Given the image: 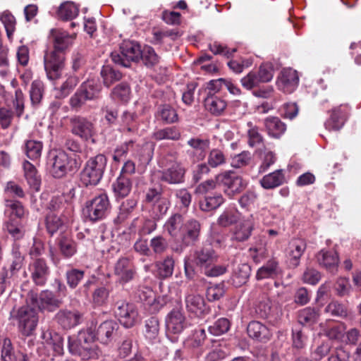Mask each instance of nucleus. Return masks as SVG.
<instances>
[{"instance_id":"09e8293b","label":"nucleus","mask_w":361,"mask_h":361,"mask_svg":"<svg viewBox=\"0 0 361 361\" xmlns=\"http://www.w3.org/2000/svg\"><path fill=\"white\" fill-rule=\"evenodd\" d=\"M280 273L279 263L274 259L269 260L266 264L259 268L257 272V279L262 280L273 278Z\"/></svg>"},{"instance_id":"338daca9","label":"nucleus","mask_w":361,"mask_h":361,"mask_svg":"<svg viewBox=\"0 0 361 361\" xmlns=\"http://www.w3.org/2000/svg\"><path fill=\"white\" fill-rule=\"evenodd\" d=\"M113 99L128 102L130 96V88L128 84L121 82L116 85L111 92Z\"/></svg>"},{"instance_id":"c756f323","label":"nucleus","mask_w":361,"mask_h":361,"mask_svg":"<svg viewBox=\"0 0 361 361\" xmlns=\"http://www.w3.org/2000/svg\"><path fill=\"white\" fill-rule=\"evenodd\" d=\"M41 338L45 347L52 350L56 355H61L63 353V338L58 333L49 329L43 330Z\"/></svg>"},{"instance_id":"864d4df0","label":"nucleus","mask_w":361,"mask_h":361,"mask_svg":"<svg viewBox=\"0 0 361 361\" xmlns=\"http://www.w3.org/2000/svg\"><path fill=\"white\" fill-rule=\"evenodd\" d=\"M175 262L172 256H166L163 260L156 262L157 273L161 279H166L172 276Z\"/></svg>"},{"instance_id":"2f4dec72","label":"nucleus","mask_w":361,"mask_h":361,"mask_svg":"<svg viewBox=\"0 0 361 361\" xmlns=\"http://www.w3.org/2000/svg\"><path fill=\"white\" fill-rule=\"evenodd\" d=\"M187 143L191 147V150H189L188 152L192 156L195 161H200L204 159L209 148L210 142L208 139L192 137Z\"/></svg>"},{"instance_id":"39448f33","label":"nucleus","mask_w":361,"mask_h":361,"mask_svg":"<svg viewBox=\"0 0 361 361\" xmlns=\"http://www.w3.org/2000/svg\"><path fill=\"white\" fill-rule=\"evenodd\" d=\"M135 150L140 151L139 154L135 155V157H137L140 164L146 166L149 164L153 157L154 149L152 146L146 144L140 147L131 140L116 146L114 150L112 159L114 161L120 163L126 159L128 152Z\"/></svg>"},{"instance_id":"393cba45","label":"nucleus","mask_w":361,"mask_h":361,"mask_svg":"<svg viewBox=\"0 0 361 361\" xmlns=\"http://www.w3.org/2000/svg\"><path fill=\"white\" fill-rule=\"evenodd\" d=\"M135 273V268L127 257L120 258L115 264L114 274L121 283H126L131 281Z\"/></svg>"},{"instance_id":"de8ad7c7","label":"nucleus","mask_w":361,"mask_h":361,"mask_svg":"<svg viewBox=\"0 0 361 361\" xmlns=\"http://www.w3.org/2000/svg\"><path fill=\"white\" fill-rule=\"evenodd\" d=\"M79 13V7L72 1H66L61 4L58 9V17L62 20L68 21L74 19Z\"/></svg>"},{"instance_id":"052dcab7","label":"nucleus","mask_w":361,"mask_h":361,"mask_svg":"<svg viewBox=\"0 0 361 361\" xmlns=\"http://www.w3.org/2000/svg\"><path fill=\"white\" fill-rule=\"evenodd\" d=\"M101 75L103 78L104 84L106 87H109L114 82L120 80L122 78V74L120 71H116L109 66L102 68Z\"/></svg>"},{"instance_id":"bf43d9fd","label":"nucleus","mask_w":361,"mask_h":361,"mask_svg":"<svg viewBox=\"0 0 361 361\" xmlns=\"http://www.w3.org/2000/svg\"><path fill=\"white\" fill-rule=\"evenodd\" d=\"M145 338L151 341L158 338L159 332V322L155 317H152L145 322Z\"/></svg>"},{"instance_id":"f3484780","label":"nucleus","mask_w":361,"mask_h":361,"mask_svg":"<svg viewBox=\"0 0 361 361\" xmlns=\"http://www.w3.org/2000/svg\"><path fill=\"white\" fill-rule=\"evenodd\" d=\"M157 228L156 220L152 218L140 216L135 218L128 227L127 232L135 236L137 234L140 237L152 233Z\"/></svg>"},{"instance_id":"37998d69","label":"nucleus","mask_w":361,"mask_h":361,"mask_svg":"<svg viewBox=\"0 0 361 361\" xmlns=\"http://www.w3.org/2000/svg\"><path fill=\"white\" fill-rule=\"evenodd\" d=\"M224 202L223 196L219 193L213 195H205L199 201V206L203 212H211L220 207Z\"/></svg>"},{"instance_id":"c9c22d12","label":"nucleus","mask_w":361,"mask_h":361,"mask_svg":"<svg viewBox=\"0 0 361 361\" xmlns=\"http://www.w3.org/2000/svg\"><path fill=\"white\" fill-rule=\"evenodd\" d=\"M24 176L30 185V188L34 191H39L41 185V178L37 173L35 166L28 161H24L23 164Z\"/></svg>"},{"instance_id":"dca6fc26","label":"nucleus","mask_w":361,"mask_h":361,"mask_svg":"<svg viewBox=\"0 0 361 361\" xmlns=\"http://www.w3.org/2000/svg\"><path fill=\"white\" fill-rule=\"evenodd\" d=\"M307 249V243L302 238L291 240L286 250V264L290 269L297 268L300 264V259Z\"/></svg>"},{"instance_id":"4468645a","label":"nucleus","mask_w":361,"mask_h":361,"mask_svg":"<svg viewBox=\"0 0 361 361\" xmlns=\"http://www.w3.org/2000/svg\"><path fill=\"white\" fill-rule=\"evenodd\" d=\"M18 322V328L25 336H29L35 330L37 324L36 308L26 302L20 307L15 316Z\"/></svg>"},{"instance_id":"a878e982","label":"nucleus","mask_w":361,"mask_h":361,"mask_svg":"<svg viewBox=\"0 0 361 361\" xmlns=\"http://www.w3.org/2000/svg\"><path fill=\"white\" fill-rule=\"evenodd\" d=\"M319 265L331 273H336L338 270L339 257L334 250H322L316 255Z\"/></svg>"},{"instance_id":"cd10ccee","label":"nucleus","mask_w":361,"mask_h":361,"mask_svg":"<svg viewBox=\"0 0 361 361\" xmlns=\"http://www.w3.org/2000/svg\"><path fill=\"white\" fill-rule=\"evenodd\" d=\"M51 37L53 38L54 49L63 53L72 44L75 37V34L60 29H51Z\"/></svg>"},{"instance_id":"412c9836","label":"nucleus","mask_w":361,"mask_h":361,"mask_svg":"<svg viewBox=\"0 0 361 361\" xmlns=\"http://www.w3.org/2000/svg\"><path fill=\"white\" fill-rule=\"evenodd\" d=\"M25 255L23 253L18 244L12 245L10 257L7 260L6 268L11 276H16L20 270L25 266Z\"/></svg>"},{"instance_id":"a211bd4d","label":"nucleus","mask_w":361,"mask_h":361,"mask_svg":"<svg viewBox=\"0 0 361 361\" xmlns=\"http://www.w3.org/2000/svg\"><path fill=\"white\" fill-rule=\"evenodd\" d=\"M28 271L34 283L39 286L45 285L50 274L49 267L46 261L42 258L36 259L30 262Z\"/></svg>"},{"instance_id":"5fc2aeb1","label":"nucleus","mask_w":361,"mask_h":361,"mask_svg":"<svg viewBox=\"0 0 361 361\" xmlns=\"http://www.w3.org/2000/svg\"><path fill=\"white\" fill-rule=\"evenodd\" d=\"M324 312L334 317L345 319L348 316V307L343 303L337 300H333L325 307Z\"/></svg>"},{"instance_id":"3c124183","label":"nucleus","mask_w":361,"mask_h":361,"mask_svg":"<svg viewBox=\"0 0 361 361\" xmlns=\"http://www.w3.org/2000/svg\"><path fill=\"white\" fill-rule=\"evenodd\" d=\"M152 137L157 141L162 140L176 141L180 138V132L176 127H166L154 131Z\"/></svg>"},{"instance_id":"f257e3e1","label":"nucleus","mask_w":361,"mask_h":361,"mask_svg":"<svg viewBox=\"0 0 361 361\" xmlns=\"http://www.w3.org/2000/svg\"><path fill=\"white\" fill-rule=\"evenodd\" d=\"M96 336L91 329L81 330L76 337L68 338L69 351L83 360H97L102 352L95 341Z\"/></svg>"},{"instance_id":"680f3d73","label":"nucleus","mask_w":361,"mask_h":361,"mask_svg":"<svg viewBox=\"0 0 361 361\" xmlns=\"http://www.w3.org/2000/svg\"><path fill=\"white\" fill-rule=\"evenodd\" d=\"M137 204V201L133 198L128 199L124 201L120 207L117 221L121 223L126 220L136 207Z\"/></svg>"},{"instance_id":"4be33fe9","label":"nucleus","mask_w":361,"mask_h":361,"mask_svg":"<svg viewBox=\"0 0 361 361\" xmlns=\"http://www.w3.org/2000/svg\"><path fill=\"white\" fill-rule=\"evenodd\" d=\"M299 82L297 71L291 68L283 69L277 80V86L285 93H291L298 87Z\"/></svg>"},{"instance_id":"423d86ee","label":"nucleus","mask_w":361,"mask_h":361,"mask_svg":"<svg viewBox=\"0 0 361 361\" xmlns=\"http://www.w3.org/2000/svg\"><path fill=\"white\" fill-rule=\"evenodd\" d=\"M48 164L50 173L56 178H63L68 172L78 169L75 159L71 157L63 150H58L51 153Z\"/></svg>"},{"instance_id":"bb28decb","label":"nucleus","mask_w":361,"mask_h":361,"mask_svg":"<svg viewBox=\"0 0 361 361\" xmlns=\"http://www.w3.org/2000/svg\"><path fill=\"white\" fill-rule=\"evenodd\" d=\"M185 307L188 312L201 317L207 312L205 301L200 295L189 293L185 298Z\"/></svg>"},{"instance_id":"7ed1b4c3","label":"nucleus","mask_w":361,"mask_h":361,"mask_svg":"<svg viewBox=\"0 0 361 361\" xmlns=\"http://www.w3.org/2000/svg\"><path fill=\"white\" fill-rule=\"evenodd\" d=\"M111 211V203L106 193H101L85 202L82 216L86 221L97 222L104 219Z\"/></svg>"},{"instance_id":"e433bc0d","label":"nucleus","mask_w":361,"mask_h":361,"mask_svg":"<svg viewBox=\"0 0 361 361\" xmlns=\"http://www.w3.org/2000/svg\"><path fill=\"white\" fill-rule=\"evenodd\" d=\"M206 109L213 115H221L227 106L226 101L216 94H207L204 99Z\"/></svg>"},{"instance_id":"6e6d98bb","label":"nucleus","mask_w":361,"mask_h":361,"mask_svg":"<svg viewBox=\"0 0 361 361\" xmlns=\"http://www.w3.org/2000/svg\"><path fill=\"white\" fill-rule=\"evenodd\" d=\"M319 316L318 311L314 308L306 307L299 311L298 319L301 324L310 326L317 322Z\"/></svg>"},{"instance_id":"2eb2a0df","label":"nucleus","mask_w":361,"mask_h":361,"mask_svg":"<svg viewBox=\"0 0 361 361\" xmlns=\"http://www.w3.org/2000/svg\"><path fill=\"white\" fill-rule=\"evenodd\" d=\"M160 166L163 169L157 171L158 178L169 184L182 183L184 178L185 170L180 164L170 161L169 164L164 159L159 161Z\"/></svg>"},{"instance_id":"49530a36","label":"nucleus","mask_w":361,"mask_h":361,"mask_svg":"<svg viewBox=\"0 0 361 361\" xmlns=\"http://www.w3.org/2000/svg\"><path fill=\"white\" fill-rule=\"evenodd\" d=\"M0 21L4 27L8 39L12 41L17 25L15 16L9 11L6 10L0 13Z\"/></svg>"},{"instance_id":"a18cd8bd","label":"nucleus","mask_w":361,"mask_h":361,"mask_svg":"<svg viewBox=\"0 0 361 361\" xmlns=\"http://www.w3.org/2000/svg\"><path fill=\"white\" fill-rule=\"evenodd\" d=\"M250 267L247 264H240L234 269L231 280L235 286L239 287L245 284L250 277Z\"/></svg>"},{"instance_id":"8fccbe9b","label":"nucleus","mask_w":361,"mask_h":361,"mask_svg":"<svg viewBox=\"0 0 361 361\" xmlns=\"http://www.w3.org/2000/svg\"><path fill=\"white\" fill-rule=\"evenodd\" d=\"M67 216L64 214H57L48 213L46 218V226L48 232L53 235L65 224Z\"/></svg>"},{"instance_id":"20e7f679","label":"nucleus","mask_w":361,"mask_h":361,"mask_svg":"<svg viewBox=\"0 0 361 361\" xmlns=\"http://www.w3.org/2000/svg\"><path fill=\"white\" fill-rule=\"evenodd\" d=\"M217 255L212 247H204L197 250L192 255L184 259V268L186 276L192 279L195 274V266L207 269L216 261Z\"/></svg>"},{"instance_id":"473e14b6","label":"nucleus","mask_w":361,"mask_h":361,"mask_svg":"<svg viewBox=\"0 0 361 361\" xmlns=\"http://www.w3.org/2000/svg\"><path fill=\"white\" fill-rule=\"evenodd\" d=\"M200 233V224L195 219L184 223L183 233L180 237L183 243L189 245L198 239Z\"/></svg>"},{"instance_id":"9d476101","label":"nucleus","mask_w":361,"mask_h":361,"mask_svg":"<svg viewBox=\"0 0 361 361\" xmlns=\"http://www.w3.org/2000/svg\"><path fill=\"white\" fill-rule=\"evenodd\" d=\"M26 302L36 309L41 310L54 311L59 307L61 301L56 298L54 294L48 290H42L39 295L34 291H30L27 294Z\"/></svg>"},{"instance_id":"e2e57ef3","label":"nucleus","mask_w":361,"mask_h":361,"mask_svg":"<svg viewBox=\"0 0 361 361\" xmlns=\"http://www.w3.org/2000/svg\"><path fill=\"white\" fill-rule=\"evenodd\" d=\"M79 82L77 76L70 75L58 90L57 97L64 98L71 94Z\"/></svg>"},{"instance_id":"9b49d317","label":"nucleus","mask_w":361,"mask_h":361,"mask_svg":"<svg viewBox=\"0 0 361 361\" xmlns=\"http://www.w3.org/2000/svg\"><path fill=\"white\" fill-rule=\"evenodd\" d=\"M64 53L55 49L45 53L44 65L49 80H56L61 78L64 67Z\"/></svg>"},{"instance_id":"0eeeda50","label":"nucleus","mask_w":361,"mask_h":361,"mask_svg":"<svg viewBox=\"0 0 361 361\" xmlns=\"http://www.w3.org/2000/svg\"><path fill=\"white\" fill-rule=\"evenodd\" d=\"M216 180L223 187L225 194L230 197L242 192L247 185V181L242 176L232 171H226L218 174Z\"/></svg>"},{"instance_id":"603ef678","label":"nucleus","mask_w":361,"mask_h":361,"mask_svg":"<svg viewBox=\"0 0 361 361\" xmlns=\"http://www.w3.org/2000/svg\"><path fill=\"white\" fill-rule=\"evenodd\" d=\"M43 144L41 141L29 139L25 141L23 151L25 155L32 160L41 157Z\"/></svg>"},{"instance_id":"7c9ffc66","label":"nucleus","mask_w":361,"mask_h":361,"mask_svg":"<svg viewBox=\"0 0 361 361\" xmlns=\"http://www.w3.org/2000/svg\"><path fill=\"white\" fill-rule=\"evenodd\" d=\"M247 331L250 338L264 343L269 341L272 336L271 331L257 321L250 322L247 327Z\"/></svg>"},{"instance_id":"5701e85b","label":"nucleus","mask_w":361,"mask_h":361,"mask_svg":"<svg viewBox=\"0 0 361 361\" xmlns=\"http://www.w3.org/2000/svg\"><path fill=\"white\" fill-rule=\"evenodd\" d=\"M349 108L345 104H341L334 108L330 118L325 122V128L329 130H340L346 120Z\"/></svg>"},{"instance_id":"f704fd0d","label":"nucleus","mask_w":361,"mask_h":361,"mask_svg":"<svg viewBox=\"0 0 361 361\" xmlns=\"http://www.w3.org/2000/svg\"><path fill=\"white\" fill-rule=\"evenodd\" d=\"M112 189L116 199L127 197L133 189V180L130 177L118 176L112 183Z\"/></svg>"},{"instance_id":"1a4fd4ad","label":"nucleus","mask_w":361,"mask_h":361,"mask_svg":"<svg viewBox=\"0 0 361 361\" xmlns=\"http://www.w3.org/2000/svg\"><path fill=\"white\" fill-rule=\"evenodd\" d=\"M69 125L71 132L74 135L79 137L83 141L95 142L96 127L88 118L81 116H74L70 118Z\"/></svg>"},{"instance_id":"0e129e2a","label":"nucleus","mask_w":361,"mask_h":361,"mask_svg":"<svg viewBox=\"0 0 361 361\" xmlns=\"http://www.w3.org/2000/svg\"><path fill=\"white\" fill-rule=\"evenodd\" d=\"M150 250L156 255H162L169 248L167 240L162 235H156L149 241Z\"/></svg>"},{"instance_id":"4c0bfd02","label":"nucleus","mask_w":361,"mask_h":361,"mask_svg":"<svg viewBox=\"0 0 361 361\" xmlns=\"http://www.w3.org/2000/svg\"><path fill=\"white\" fill-rule=\"evenodd\" d=\"M285 176L283 170H276L272 173L263 176L259 183L261 186L267 190L273 189L283 185Z\"/></svg>"},{"instance_id":"f8f14e48","label":"nucleus","mask_w":361,"mask_h":361,"mask_svg":"<svg viewBox=\"0 0 361 361\" xmlns=\"http://www.w3.org/2000/svg\"><path fill=\"white\" fill-rule=\"evenodd\" d=\"M5 206V214L8 218L6 224L7 230L14 237H18L20 233V230L18 227V220L25 214L24 207L20 202L14 200H6Z\"/></svg>"},{"instance_id":"a19ab883","label":"nucleus","mask_w":361,"mask_h":361,"mask_svg":"<svg viewBox=\"0 0 361 361\" xmlns=\"http://www.w3.org/2000/svg\"><path fill=\"white\" fill-rule=\"evenodd\" d=\"M346 329L347 326L344 322H339L327 326L324 329V335L332 341L342 343Z\"/></svg>"},{"instance_id":"b1692460","label":"nucleus","mask_w":361,"mask_h":361,"mask_svg":"<svg viewBox=\"0 0 361 361\" xmlns=\"http://www.w3.org/2000/svg\"><path fill=\"white\" fill-rule=\"evenodd\" d=\"M255 228L252 216L235 224L231 231V240L236 242H244L249 239Z\"/></svg>"},{"instance_id":"13d9d810","label":"nucleus","mask_w":361,"mask_h":361,"mask_svg":"<svg viewBox=\"0 0 361 361\" xmlns=\"http://www.w3.org/2000/svg\"><path fill=\"white\" fill-rule=\"evenodd\" d=\"M157 117L166 123H173L178 121L176 111L169 104L161 105L158 108Z\"/></svg>"},{"instance_id":"6ab92c4d","label":"nucleus","mask_w":361,"mask_h":361,"mask_svg":"<svg viewBox=\"0 0 361 361\" xmlns=\"http://www.w3.org/2000/svg\"><path fill=\"white\" fill-rule=\"evenodd\" d=\"M188 324L183 313L178 310H171L166 317V335L170 338V335H178L186 327Z\"/></svg>"},{"instance_id":"6e6552de","label":"nucleus","mask_w":361,"mask_h":361,"mask_svg":"<svg viewBox=\"0 0 361 361\" xmlns=\"http://www.w3.org/2000/svg\"><path fill=\"white\" fill-rule=\"evenodd\" d=\"M141 55V49L138 44L132 41H124L120 46V52L114 51L111 58L116 64L129 67L131 61H137Z\"/></svg>"},{"instance_id":"774afa93","label":"nucleus","mask_w":361,"mask_h":361,"mask_svg":"<svg viewBox=\"0 0 361 361\" xmlns=\"http://www.w3.org/2000/svg\"><path fill=\"white\" fill-rule=\"evenodd\" d=\"M226 158L224 152L219 149H212L208 155L207 164L212 168H216L224 164Z\"/></svg>"},{"instance_id":"ea45409f","label":"nucleus","mask_w":361,"mask_h":361,"mask_svg":"<svg viewBox=\"0 0 361 361\" xmlns=\"http://www.w3.org/2000/svg\"><path fill=\"white\" fill-rule=\"evenodd\" d=\"M57 245L60 253L66 258H70L77 252V243L67 235L58 238Z\"/></svg>"},{"instance_id":"ddd939ff","label":"nucleus","mask_w":361,"mask_h":361,"mask_svg":"<svg viewBox=\"0 0 361 361\" xmlns=\"http://www.w3.org/2000/svg\"><path fill=\"white\" fill-rule=\"evenodd\" d=\"M114 313L119 322L126 328H131L139 321V315L135 305L126 300L116 302Z\"/></svg>"},{"instance_id":"58836bf2","label":"nucleus","mask_w":361,"mask_h":361,"mask_svg":"<svg viewBox=\"0 0 361 361\" xmlns=\"http://www.w3.org/2000/svg\"><path fill=\"white\" fill-rule=\"evenodd\" d=\"M264 124L268 134L275 138L280 137L286 131V126L278 117H267Z\"/></svg>"},{"instance_id":"c85d7f7f","label":"nucleus","mask_w":361,"mask_h":361,"mask_svg":"<svg viewBox=\"0 0 361 361\" xmlns=\"http://www.w3.org/2000/svg\"><path fill=\"white\" fill-rule=\"evenodd\" d=\"M119 326L114 320H106L102 322L97 329V338L103 344L111 343L117 333Z\"/></svg>"},{"instance_id":"69168bd1","label":"nucleus","mask_w":361,"mask_h":361,"mask_svg":"<svg viewBox=\"0 0 361 361\" xmlns=\"http://www.w3.org/2000/svg\"><path fill=\"white\" fill-rule=\"evenodd\" d=\"M143 63L148 67H152L159 61V57L151 47H145L141 50L140 57Z\"/></svg>"},{"instance_id":"aec40b11","label":"nucleus","mask_w":361,"mask_h":361,"mask_svg":"<svg viewBox=\"0 0 361 361\" xmlns=\"http://www.w3.org/2000/svg\"><path fill=\"white\" fill-rule=\"evenodd\" d=\"M55 319L63 329H70L81 323L82 314L74 309H61L56 314Z\"/></svg>"},{"instance_id":"4d7b16f0","label":"nucleus","mask_w":361,"mask_h":361,"mask_svg":"<svg viewBox=\"0 0 361 361\" xmlns=\"http://www.w3.org/2000/svg\"><path fill=\"white\" fill-rule=\"evenodd\" d=\"M257 152L261 160V164L259 166V173H262L266 172L269 167L275 163L276 157L273 152L266 148L263 150H258Z\"/></svg>"},{"instance_id":"c03bdc74","label":"nucleus","mask_w":361,"mask_h":361,"mask_svg":"<svg viewBox=\"0 0 361 361\" xmlns=\"http://www.w3.org/2000/svg\"><path fill=\"white\" fill-rule=\"evenodd\" d=\"M206 338V333L204 329L197 328L192 331V334L184 341V345L189 349L200 348Z\"/></svg>"},{"instance_id":"79ce46f5","label":"nucleus","mask_w":361,"mask_h":361,"mask_svg":"<svg viewBox=\"0 0 361 361\" xmlns=\"http://www.w3.org/2000/svg\"><path fill=\"white\" fill-rule=\"evenodd\" d=\"M137 297L146 306L149 307V310L154 312L159 310V303L157 302L154 291L148 287H142L137 291Z\"/></svg>"},{"instance_id":"f03ea898","label":"nucleus","mask_w":361,"mask_h":361,"mask_svg":"<svg viewBox=\"0 0 361 361\" xmlns=\"http://www.w3.org/2000/svg\"><path fill=\"white\" fill-rule=\"evenodd\" d=\"M106 164L107 159L102 154L90 157L80 173L82 184L86 187L97 185L103 177Z\"/></svg>"},{"instance_id":"72a5a7b5","label":"nucleus","mask_w":361,"mask_h":361,"mask_svg":"<svg viewBox=\"0 0 361 361\" xmlns=\"http://www.w3.org/2000/svg\"><path fill=\"white\" fill-rule=\"evenodd\" d=\"M184 226V221L182 215L174 214L171 215L164 224V230L171 237L180 238Z\"/></svg>"}]
</instances>
